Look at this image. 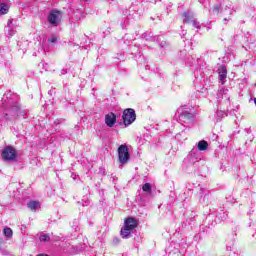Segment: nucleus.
Returning a JSON list of instances; mask_svg holds the SVG:
<instances>
[{
    "label": "nucleus",
    "instance_id": "obj_1",
    "mask_svg": "<svg viewBox=\"0 0 256 256\" xmlns=\"http://www.w3.org/2000/svg\"><path fill=\"white\" fill-rule=\"evenodd\" d=\"M137 219L129 217L124 221V226L120 231L122 239H129L130 235L133 233V230L137 228Z\"/></svg>",
    "mask_w": 256,
    "mask_h": 256
},
{
    "label": "nucleus",
    "instance_id": "obj_2",
    "mask_svg": "<svg viewBox=\"0 0 256 256\" xmlns=\"http://www.w3.org/2000/svg\"><path fill=\"white\" fill-rule=\"evenodd\" d=\"M122 119L126 127L131 125L135 121V119H137V116L135 115V110L133 108L125 109L122 115Z\"/></svg>",
    "mask_w": 256,
    "mask_h": 256
},
{
    "label": "nucleus",
    "instance_id": "obj_3",
    "mask_svg": "<svg viewBox=\"0 0 256 256\" xmlns=\"http://www.w3.org/2000/svg\"><path fill=\"white\" fill-rule=\"evenodd\" d=\"M62 17L63 15L61 14V11L54 9L48 15V23H50V25H53L54 27H57V25L61 23Z\"/></svg>",
    "mask_w": 256,
    "mask_h": 256
},
{
    "label": "nucleus",
    "instance_id": "obj_4",
    "mask_svg": "<svg viewBox=\"0 0 256 256\" xmlns=\"http://www.w3.org/2000/svg\"><path fill=\"white\" fill-rule=\"evenodd\" d=\"M2 158L4 161H15L17 159V151L11 146H7L2 151Z\"/></svg>",
    "mask_w": 256,
    "mask_h": 256
},
{
    "label": "nucleus",
    "instance_id": "obj_5",
    "mask_svg": "<svg viewBox=\"0 0 256 256\" xmlns=\"http://www.w3.org/2000/svg\"><path fill=\"white\" fill-rule=\"evenodd\" d=\"M118 157L121 165H125L129 161V148L126 145L119 146Z\"/></svg>",
    "mask_w": 256,
    "mask_h": 256
},
{
    "label": "nucleus",
    "instance_id": "obj_6",
    "mask_svg": "<svg viewBox=\"0 0 256 256\" xmlns=\"http://www.w3.org/2000/svg\"><path fill=\"white\" fill-rule=\"evenodd\" d=\"M218 75L221 85H225V81H227V67L225 65L218 68Z\"/></svg>",
    "mask_w": 256,
    "mask_h": 256
},
{
    "label": "nucleus",
    "instance_id": "obj_7",
    "mask_svg": "<svg viewBox=\"0 0 256 256\" xmlns=\"http://www.w3.org/2000/svg\"><path fill=\"white\" fill-rule=\"evenodd\" d=\"M184 23H189L190 21H192L193 26L196 27V29H199V22H197V20L194 19L193 17V13H191L190 11L184 12Z\"/></svg>",
    "mask_w": 256,
    "mask_h": 256
},
{
    "label": "nucleus",
    "instance_id": "obj_8",
    "mask_svg": "<svg viewBox=\"0 0 256 256\" xmlns=\"http://www.w3.org/2000/svg\"><path fill=\"white\" fill-rule=\"evenodd\" d=\"M105 123L107 127H113V125L117 123V116L115 115V113L110 112L109 114H107L105 116Z\"/></svg>",
    "mask_w": 256,
    "mask_h": 256
},
{
    "label": "nucleus",
    "instance_id": "obj_9",
    "mask_svg": "<svg viewBox=\"0 0 256 256\" xmlns=\"http://www.w3.org/2000/svg\"><path fill=\"white\" fill-rule=\"evenodd\" d=\"M193 119V113L184 112L180 115V121H191Z\"/></svg>",
    "mask_w": 256,
    "mask_h": 256
},
{
    "label": "nucleus",
    "instance_id": "obj_10",
    "mask_svg": "<svg viewBox=\"0 0 256 256\" xmlns=\"http://www.w3.org/2000/svg\"><path fill=\"white\" fill-rule=\"evenodd\" d=\"M207 147H209V143H207V141L201 140L198 142L199 151H207Z\"/></svg>",
    "mask_w": 256,
    "mask_h": 256
},
{
    "label": "nucleus",
    "instance_id": "obj_11",
    "mask_svg": "<svg viewBox=\"0 0 256 256\" xmlns=\"http://www.w3.org/2000/svg\"><path fill=\"white\" fill-rule=\"evenodd\" d=\"M142 190L144 191V193H148L149 195H151L153 191V186L151 185V183H145L142 186Z\"/></svg>",
    "mask_w": 256,
    "mask_h": 256
},
{
    "label": "nucleus",
    "instance_id": "obj_12",
    "mask_svg": "<svg viewBox=\"0 0 256 256\" xmlns=\"http://www.w3.org/2000/svg\"><path fill=\"white\" fill-rule=\"evenodd\" d=\"M9 12V6L5 3L0 4V15H6Z\"/></svg>",
    "mask_w": 256,
    "mask_h": 256
},
{
    "label": "nucleus",
    "instance_id": "obj_13",
    "mask_svg": "<svg viewBox=\"0 0 256 256\" xmlns=\"http://www.w3.org/2000/svg\"><path fill=\"white\" fill-rule=\"evenodd\" d=\"M27 207L31 209V211H35L37 207H39V202L37 201H31L27 204Z\"/></svg>",
    "mask_w": 256,
    "mask_h": 256
},
{
    "label": "nucleus",
    "instance_id": "obj_14",
    "mask_svg": "<svg viewBox=\"0 0 256 256\" xmlns=\"http://www.w3.org/2000/svg\"><path fill=\"white\" fill-rule=\"evenodd\" d=\"M11 111L14 115H16V117L23 115V112L21 111V109L18 106H14Z\"/></svg>",
    "mask_w": 256,
    "mask_h": 256
},
{
    "label": "nucleus",
    "instance_id": "obj_15",
    "mask_svg": "<svg viewBox=\"0 0 256 256\" xmlns=\"http://www.w3.org/2000/svg\"><path fill=\"white\" fill-rule=\"evenodd\" d=\"M4 235L5 237H11L13 235V230H11V228H5Z\"/></svg>",
    "mask_w": 256,
    "mask_h": 256
},
{
    "label": "nucleus",
    "instance_id": "obj_16",
    "mask_svg": "<svg viewBox=\"0 0 256 256\" xmlns=\"http://www.w3.org/2000/svg\"><path fill=\"white\" fill-rule=\"evenodd\" d=\"M217 117H219V120H221L223 117H227V112L220 110L217 112Z\"/></svg>",
    "mask_w": 256,
    "mask_h": 256
},
{
    "label": "nucleus",
    "instance_id": "obj_17",
    "mask_svg": "<svg viewBox=\"0 0 256 256\" xmlns=\"http://www.w3.org/2000/svg\"><path fill=\"white\" fill-rule=\"evenodd\" d=\"M49 235H47V234H42L41 236H40V241H43L44 243L45 242H47V241H49Z\"/></svg>",
    "mask_w": 256,
    "mask_h": 256
},
{
    "label": "nucleus",
    "instance_id": "obj_18",
    "mask_svg": "<svg viewBox=\"0 0 256 256\" xmlns=\"http://www.w3.org/2000/svg\"><path fill=\"white\" fill-rule=\"evenodd\" d=\"M48 43H57V36L53 35L48 39Z\"/></svg>",
    "mask_w": 256,
    "mask_h": 256
},
{
    "label": "nucleus",
    "instance_id": "obj_19",
    "mask_svg": "<svg viewBox=\"0 0 256 256\" xmlns=\"http://www.w3.org/2000/svg\"><path fill=\"white\" fill-rule=\"evenodd\" d=\"M219 9H221V7H220L219 5H216V6L214 7V11H217V13H219Z\"/></svg>",
    "mask_w": 256,
    "mask_h": 256
},
{
    "label": "nucleus",
    "instance_id": "obj_20",
    "mask_svg": "<svg viewBox=\"0 0 256 256\" xmlns=\"http://www.w3.org/2000/svg\"><path fill=\"white\" fill-rule=\"evenodd\" d=\"M13 34H14V33H13V30H10V31H9V35H10L11 37H13Z\"/></svg>",
    "mask_w": 256,
    "mask_h": 256
},
{
    "label": "nucleus",
    "instance_id": "obj_21",
    "mask_svg": "<svg viewBox=\"0 0 256 256\" xmlns=\"http://www.w3.org/2000/svg\"><path fill=\"white\" fill-rule=\"evenodd\" d=\"M11 23H13L12 21L8 22V27H11Z\"/></svg>",
    "mask_w": 256,
    "mask_h": 256
},
{
    "label": "nucleus",
    "instance_id": "obj_22",
    "mask_svg": "<svg viewBox=\"0 0 256 256\" xmlns=\"http://www.w3.org/2000/svg\"><path fill=\"white\" fill-rule=\"evenodd\" d=\"M114 241H116V243H119V239H115Z\"/></svg>",
    "mask_w": 256,
    "mask_h": 256
}]
</instances>
